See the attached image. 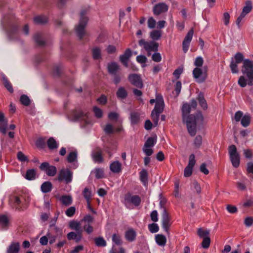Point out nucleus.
<instances>
[{
    "label": "nucleus",
    "instance_id": "obj_1",
    "mask_svg": "<svg viewBox=\"0 0 253 253\" xmlns=\"http://www.w3.org/2000/svg\"><path fill=\"white\" fill-rule=\"evenodd\" d=\"M243 63L242 72L244 76H241L238 80V84L240 86L245 87L247 84L253 85V61L244 59V55L241 52H237L234 55V60L232 59L230 68L233 74L238 73V64Z\"/></svg>",
    "mask_w": 253,
    "mask_h": 253
},
{
    "label": "nucleus",
    "instance_id": "obj_2",
    "mask_svg": "<svg viewBox=\"0 0 253 253\" xmlns=\"http://www.w3.org/2000/svg\"><path fill=\"white\" fill-rule=\"evenodd\" d=\"M191 106L188 103H185L182 107V120L185 123L187 130L190 135L194 136L197 132V126L202 124L204 117L201 112L195 114H189L191 111Z\"/></svg>",
    "mask_w": 253,
    "mask_h": 253
},
{
    "label": "nucleus",
    "instance_id": "obj_3",
    "mask_svg": "<svg viewBox=\"0 0 253 253\" xmlns=\"http://www.w3.org/2000/svg\"><path fill=\"white\" fill-rule=\"evenodd\" d=\"M30 201L29 194L21 193L12 196L9 199V204L13 209L21 211L27 208Z\"/></svg>",
    "mask_w": 253,
    "mask_h": 253
},
{
    "label": "nucleus",
    "instance_id": "obj_4",
    "mask_svg": "<svg viewBox=\"0 0 253 253\" xmlns=\"http://www.w3.org/2000/svg\"><path fill=\"white\" fill-rule=\"evenodd\" d=\"M86 14V9L81 10L79 23L75 28V33L78 39L84 42L88 41V33L85 30L88 20V18L85 16Z\"/></svg>",
    "mask_w": 253,
    "mask_h": 253
},
{
    "label": "nucleus",
    "instance_id": "obj_5",
    "mask_svg": "<svg viewBox=\"0 0 253 253\" xmlns=\"http://www.w3.org/2000/svg\"><path fill=\"white\" fill-rule=\"evenodd\" d=\"M2 23L8 37L11 40L17 39L18 37L19 31L18 26L11 21H8L6 16L3 17Z\"/></svg>",
    "mask_w": 253,
    "mask_h": 253
},
{
    "label": "nucleus",
    "instance_id": "obj_6",
    "mask_svg": "<svg viewBox=\"0 0 253 253\" xmlns=\"http://www.w3.org/2000/svg\"><path fill=\"white\" fill-rule=\"evenodd\" d=\"M73 172L69 168L62 169L58 174L57 179L60 182L64 181L66 184L71 183L73 180Z\"/></svg>",
    "mask_w": 253,
    "mask_h": 253
},
{
    "label": "nucleus",
    "instance_id": "obj_7",
    "mask_svg": "<svg viewBox=\"0 0 253 253\" xmlns=\"http://www.w3.org/2000/svg\"><path fill=\"white\" fill-rule=\"evenodd\" d=\"M138 43L140 46H143L148 56L151 55V51L157 52L158 50L159 43L154 41L147 42L141 39L139 41Z\"/></svg>",
    "mask_w": 253,
    "mask_h": 253
},
{
    "label": "nucleus",
    "instance_id": "obj_8",
    "mask_svg": "<svg viewBox=\"0 0 253 253\" xmlns=\"http://www.w3.org/2000/svg\"><path fill=\"white\" fill-rule=\"evenodd\" d=\"M172 224L171 218L166 209H164L162 214V226L164 230L169 234V227Z\"/></svg>",
    "mask_w": 253,
    "mask_h": 253
},
{
    "label": "nucleus",
    "instance_id": "obj_9",
    "mask_svg": "<svg viewBox=\"0 0 253 253\" xmlns=\"http://www.w3.org/2000/svg\"><path fill=\"white\" fill-rule=\"evenodd\" d=\"M40 169L45 171L46 174L49 176H54L57 172V169L54 166H50L48 162H43L41 164Z\"/></svg>",
    "mask_w": 253,
    "mask_h": 253
},
{
    "label": "nucleus",
    "instance_id": "obj_10",
    "mask_svg": "<svg viewBox=\"0 0 253 253\" xmlns=\"http://www.w3.org/2000/svg\"><path fill=\"white\" fill-rule=\"evenodd\" d=\"M192 74L193 78L196 79V81L198 83H204L207 78V74L204 73L201 68L198 67L193 69Z\"/></svg>",
    "mask_w": 253,
    "mask_h": 253
},
{
    "label": "nucleus",
    "instance_id": "obj_11",
    "mask_svg": "<svg viewBox=\"0 0 253 253\" xmlns=\"http://www.w3.org/2000/svg\"><path fill=\"white\" fill-rule=\"evenodd\" d=\"M196 164L195 157L194 154H192L189 156L188 165L186 167L184 170V176L188 177L192 173L193 169Z\"/></svg>",
    "mask_w": 253,
    "mask_h": 253
},
{
    "label": "nucleus",
    "instance_id": "obj_12",
    "mask_svg": "<svg viewBox=\"0 0 253 253\" xmlns=\"http://www.w3.org/2000/svg\"><path fill=\"white\" fill-rule=\"evenodd\" d=\"M126 205V204H132L135 207H138L141 203V198L138 195H133L130 193H127L125 197Z\"/></svg>",
    "mask_w": 253,
    "mask_h": 253
},
{
    "label": "nucleus",
    "instance_id": "obj_13",
    "mask_svg": "<svg viewBox=\"0 0 253 253\" xmlns=\"http://www.w3.org/2000/svg\"><path fill=\"white\" fill-rule=\"evenodd\" d=\"M129 82L134 86L138 88H142L143 86L142 79L140 76L136 74H131L128 76Z\"/></svg>",
    "mask_w": 253,
    "mask_h": 253
},
{
    "label": "nucleus",
    "instance_id": "obj_14",
    "mask_svg": "<svg viewBox=\"0 0 253 253\" xmlns=\"http://www.w3.org/2000/svg\"><path fill=\"white\" fill-rule=\"evenodd\" d=\"M169 6L165 3L161 2L156 4L154 7L153 11L155 15H159L163 13L167 12Z\"/></svg>",
    "mask_w": 253,
    "mask_h": 253
},
{
    "label": "nucleus",
    "instance_id": "obj_15",
    "mask_svg": "<svg viewBox=\"0 0 253 253\" xmlns=\"http://www.w3.org/2000/svg\"><path fill=\"white\" fill-rule=\"evenodd\" d=\"M69 117L72 121H77L79 120L84 119L87 117L86 114L84 113L82 111L72 110L69 115Z\"/></svg>",
    "mask_w": 253,
    "mask_h": 253
},
{
    "label": "nucleus",
    "instance_id": "obj_16",
    "mask_svg": "<svg viewBox=\"0 0 253 253\" xmlns=\"http://www.w3.org/2000/svg\"><path fill=\"white\" fill-rule=\"evenodd\" d=\"M132 56V51L130 48H127L123 55L120 56V61L125 67H128V61Z\"/></svg>",
    "mask_w": 253,
    "mask_h": 253
},
{
    "label": "nucleus",
    "instance_id": "obj_17",
    "mask_svg": "<svg viewBox=\"0 0 253 253\" xmlns=\"http://www.w3.org/2000/svg\"><path fill=\"white\" fill-rule=\"evenodd\" d=\"M44 35L41 32H38L34 36V39L37 46L40 47L44 46L46 42L44 41Z\"/></svg>",
    "mask_w": 253,
    "mask_h": 253
},
{
    "label": "nucleus",
    "instance_id": "obj_18",
    "mask_svg": "<svg viewBox=\"0 0 253 253\" xmlns=\"http://www.w3.org/2000/svg\"><path fill=\"white\" fill-rule=\"evenodd\" d=\"M67 238L68 240H75V242L79 243L83 238L82 232H70L67 235Z\"/></svg>",
    "mask_w": 253,
    "mask_h": 253
},
{
    "label": "nucleus",
    "instance_id": "obj_19",
    "mask_svg": "<svg viewBox=\"0 0 253 253\" xmlns=\"http://www.w3.org/2000/svg\"><path fill=\"white\" fill-rule=\"evenodd\" d=\"M77 152L72 151L68 155L67 160L69 163H73L76 162L73 164V169H76L78 167L77 164Z\"/></svg>",
    "mask_w": 253,
    "mask_h": 253
},
{
    "label": "nucleus",
    "instance_id": "obj_20",
    "mask_svg": "<svg viewBox=\"0 0 253 253\" xmlns=\"http://www.w3.org/2000/svg\"><path fill=\"white\" fill-rule=\"evenodd\" d=\"M20 251V243L13 242L7 247L6 253H18Z\"/></svg>",
    "mask_w": 253,
    "mask_h": 253
},
{
    "label": "nucleus",
    "instance_id": "obj_21",
    "mask_svg": "<svg viewBox=\"0 0 253 253\" xmlns=\"http://www.w3.org/2000/svg\"><path fill=\"white\" fill-rule=\"evenodd\" d=\"M125 237L126 239L130 242L134 241L136 237V233L133 229H130L125 232Z\"/></svg>",
    "mask_w": 253,
    "mask_h": 253
},
{
    "label": "nucleus",
    "instance_id": "obj_22",
    "mask_svg": "<svg viewBox=\"0 0 253 253\" xmlns=\"http://www.w3.org/2000/svg\"><path fill=\"white\" fill-rule=\"evenodd\" d=\"M110 170L115 173H118L122 171V164L119 161H115L110 165Z\"/></svg>",
    "mask_w": 253,
    "mask_h": 253
},
{
    "label": "nucleus",
    "instance_id": "obj_23",
    "mask_svg": "<svg viewBox=\"0 0 253 253\" xmlns=\"http://www.w3.org/2000/svg\"><path fill=\"white\" fill-rule=\"evenodd\" d=\"M197 99L201 108L203 110H206L208 108V104L202 92L199 93Z\"/></svg>",
    "mask_w": 253,
    "mask_h": 253
},
{
    "label": "nucleus",
    "instance_id": "obj_24",
    "mask_svg": "<svg viewBox=\"0 0 253 253\" xmlns=\"http://www.w3.org/2000/svg\"><path fill=\"white\" fill-rule=\"evenodd\" d=\"M81 220L80 221H77L75 220L71 221L69 222V227L72 230H75L76 232H83V230L81 229V225L82 224Z\"/></svg>",
    "mask_w": 253,
    "mask_h": 253
},
{
    "label": "nucleus",
    "instance_id": "obj_25",
    "mask_svg": "<svg viewBox=\"0 0 253 253\" xmlns=\"http://www.w3.org/2000/svg\"><path fill=\"white\" fill-rule=\"evenodd\" d=\"M107 69L108 73L112 75L117 74L119 69V66L116 62H112L108 65Z\"/></svg>",
    "mask_w": 253,
    "mask_h": 253
},
{
    "label": "nucleus",
    "instance_id": "obj_26",
    "mask_svg": "<svg viewBox=\"0 0 253 253\" xmlns=\"http://www.w3.org/2000/svg\"><path fill=\"white\" fill-rule=\"evenodd\" d=\"M92 58L94 60H97L102 58L101 50L99 47H94L91 49Z\"/></svg>",
    "mask_w": 253,
    "mask_h": 253
},
{
    "label": "nucleus",
    "instance_id": "obj_27",
    "mask_svg": "<svg viewBox=\"0 0 253 253\" xmlns=\"http://www.w3.org/2000/svg\"><path fill=\"white\" fill-rule=\"evenodd\" d=\"M117 97L121 99H124L126 98L128 95V93L127 90L124 87L121 86L119 87L117 92H116Z\"/></svg>",
    "mask_w": 253,
    "mask_h": 253
},
{
    "label": "nucleus",
    "instance_id": "obj_28",
    "mask_svg": "<svg viewBox=\"0 0 253 253\" xmlns=\"http://www.w3.org/2000/svg\"><path fill=\"white\" fill-rule=\"evenodd\" d=\"M93 160L98 163H101L103 162V157L102 151L100 149H98L93 152L92 154Z\"/></svg>",
    "mask_w": 253,
    "mask_h": 253
},
{
    "label": "nucleus",
    "instance_id": "obj_29",
    "mask_svg": "<svg viewBox=\"0 0 253 253\" xmlns=\"http://www.w3.org/2000/svg\"><path fill=\"white\" fill-rule=\"evenodd\" d=\"M52 188V185L50 181L44 182L41 186V189L42 193H47L50 192Z\"/></svg>",
    "mask_w": 253,
    "mask_h": 253
},
{
    "label": "nucleus",
    "instance_id": "obj_30",
    "mask_svg": "<svg viewBox=\"0 0 253 253\" xmlns=\"http://www.w3.org/2000/svg\"><path fill=\"white\" fill-rule=\"evenodd\" d=\"M155 241L159 246H164L166 244L167 238L163 234H157L155 236Z\"/></svg>",
    "mask_w": 253,
    "mask_h": 253
},
{
    "label": "nucleus",
    "instance_id": "obj_31",
    "mask_svg": "<svg viewBox=\"0 0 253 253\" xmlns=\"http://www.w3.org/2000/svg\"><path fill=\"white\" fill-rule=\"evenodd\" d=\"M47 145L49 149L54 150L58 147V143L53 137H50L47 141Z\"/></svg>",
    "mask_w": 253,
    "mask_h": 253
},
{
    "label": "nucleus",
    "instance_id": "obj_32",
    "mask_svg": "<svg viewBox=\"0 0 253 253\" xmlns=\"http://www.w3.org/2000/svg\"><path fill=\"white\" fill-rule=\"evenodd\" d=\"M2 80L3 82V84L4 87L7 89V90L10 93L13 92V88L11 84L8 80L6 77L4 75L2 77Z\"/></svg>",
    "mask_w": 253,
    "mask_h": 253
},
{
    "label": "nucleus",
    "instance_id": "obj_33",
    "mask_svg": "<svg viewBox=\"0 0 253 253\" xmlns=\"http://www.w3.org/2000/svg\"><path fill=\"white\" fill-rule=\"evenodd\" d=\"M157 143V136L149 137L144 144V147L151 148L153 147Z\"/></svg>",
    "mask_w": 253,
    "mask_h": 253
},
{
    "label": "nucleus",
    "instance_id": "obj_34",
    "mask_svg": "<svg viewBox=\"0 0 253 253\" xmlns=\"http://www.w3.org/2000/svg\"><path fill=\"white\" fill-rule=\"evenodd\" d=\"M9 225V220L6 215H0V225L3 229H7Z\"/></svg>",
    "mask_w": 253,
    "mask_h": 253
},
{
    "label": "nucleus",
    "instance_id": "obj_35",
    "mask_svg": "<svg viewBox=\"0 0 253 253\" xmlns=\"http://www.w3.org/2000/svg\"><path fill=\"white\" fill-rule=\"evenodd\" d=\"M34 22L36 24H44L47 22V18L45 16L38 15L34 17Z\"/></svg>",
    "mask_w": 253,
    "mask_h": 253
},
{
    "label": "nucleus",
    "instance_id": "obj_36",
    "mask_svg": "<svg viewBox=\"0 0 253 253\" xmlns=\"http://www.w3.org/2000/svg\"><path fill=\"white\" fill-rule=\"evenodd\" d=\"M36 171L35 169H29L27 170L25 178L28 180H32L35 179Z\"/></svg>",
    "mask_w": 253,
    "mask_h": 253
},
{
    "label": "nucleus",
    "instance_id": "obj_37",
    "mask_svg": "<svg viewBox=\"0 0 253 253\" xmlns=\"http://www.w3.org/2000/svg\"><path fill=\"white\" fill-rule=\"evenodd\" d=\"M230 159L234 167L238 168L239 166L240 160L239 154L233 156H230Z\"/></svg>",
    "mask_w": 253,
    "mask_h": 253
},
{
    "label": "nucleus",
    "instance_id": "obj_38",
    "mask_svg": "<svg viewBox=\"0 0 253 253\" xmlns=\"http://www.w3.org/2000/svg\"><path fill=\"white\" fill-rule=\"evenodd\" d=\"M130 120L132 125L137 124L140 121L139 114L137 112H131L130 114Z\"/></svg>",
    "mask_w": 253,
    "mask_h": 253
},
{
    "label": "nucleus",
    "instance_id": "obj_39",
    "mask_svg": "<svg viewBox=\"0 0 253 253\" xmlns=\"http://www.w3.org/2000/svg\"><path fill=\"white\" fill-rule=\"evenodd\" d=\"M140 179L142 183L146 185L148 182V172L146 169H143L140 172Z\"/></svg>",
    "mask_w": 253,
    "mask_h": 253
},
{
    "label": "nucleus",
    "instance_id": "obj_40",
    "mask_svg": "<svg viewBox=\"0 0 253 253\" xmlns=\"http://www.w3.org/2000/svg\"><path fill=\"white\" fill-rule=\"evenodd\" d=\"M60 201L63 205L68 206L72 204V198L70 196H62L60 198Z\"/></svg>",
    "mask_w": 253,
    "mask_h": 253
},
{
    "label": "nucleus",
    "instance_id": "obj_41",
    "mask_svg": "<svg viewBox=\"0 0 253 253\" xmlns=\"http://www.w3.org/2000/svg\"><path fill=\"white\" fill-rule=\"evenodd\" d=\"M251 116L249 115H245L241 120V124L244 127L248 126L251 123Z\"/></svg>",
    "mask_w": 253,
    "mask_h": 253
},
{
    "label": "nucleus",
    "instance_id": "obj_42",
    "mask_svg": "<svg viewBox=\"0 0 253 253\" xmlns=\"http://www.w3.org/2000/svg\"><path fill=\"white\" fill-rule=\"evenodd\" d=\"M164 106L165 104L155 103V107L152 111V113L160 115L164 110Z\"/></svg>",
    "mask_w": 253,
    "mask_h": 253
},
{
    "label": "nucleus",
    "instance_id": "obj_43",
    "mask_svg": "<svg viewBox=\"0 0 253 253\" xmlns=\"http://www.w3.org/2000/svg\"><path fill=\"white\" fill-rule=\"evenodd\" d=\"M20 101L22 105L25 106H29L31 103L30 98L25 94H22L21 95L20 97Z\"/></svg>",
    "mask_w": 253,
    "mask_h": 253
},
{
    "label": "nucleus",
    "instance_id": "obj_44",
    "mask_svg": "<svg viewBox=\"0 0 253 253\" xmlns=\"http://www.w3.org/2000/svg\"><path fill=\"white\" fill-rule=\"evenodd\" d=\"M94 242L96 246L97 247H105L107 245L106 241L101 237L95 238Z\"/></svg>",
    "mask_w": 253,
    "mask_h": 253
},
{
    "label": "nucleus",
    "instance_id": "obj_45",
    "mask_svg": "<svg viewBox=\"0 0 253 253\" xmlns=\"http://www.w3.org/2000/svg\"><path fill=\"white\" fill-rule=\"evenodd\" d=\"M252 9V3L251 1H247L246 2V5L243 7L242 10V13L246 15L251 12Z\"/></svg>",
    "mask_w": 253,
    "mask_h": 253
},
{
    "label": "nucleus",
    "instance_id": "obj_46",
    "mask_svg": "<svg viewBox=\"0 0 253 253\" xmlns=\"http://www.w3.org/2000/svg\"><path fill=\"white\" fill-rule=\"evenodd\" d=\"M161 36L162 33L160 31L154 30L150 33V38L153 40H158Z\"/></svg>",
    "mask_w": 253,
    "mask_h": 253
},
{
    "label": "nucleus",
    "instance_id": "obj_47",
    "mask_svg": "<svg viewBox=\"0 0 253 253\" xmlns=\"http://www.w3.org/2000/svg\"><path fill=\"white\" fill-rule=\"evenodd\" d=\"M202 143V137L201 135H198L196 136L194 140L193 144L196 148L200 147Z\"/></svg>",
    "mask_w": 253,
    "mask_h": 253
},
{
    "label": "nucleus",
    "instance_id": "obj_48",
    "mask_svg": "<svg viewBox=\"0 0 253 253\" xmlns=\"http://www.w3.org/2000/svg\"><path fill=\"white\" fill-rule=\"evenodd\" d=\"M36 146L40 149H43L45 147V141L43 138H38L36 142Z\"/></svg>",
    "mask_w": 253,
    "mask_h": 253
},
{
    "label": "nucleus",
    "instance_id": "obj_49",
    "mask_svg": "<svg viewBox=\"0 0 253 253\" xmlns=\"http://www.w3.org/2000/svg\"><path fill=\"white\" fill-rule=\"evenodd\" d=\"M148 229L151 233H155L159 231V227L157 223H153L148 225Z\"/></svg>",
    "mask_w": 253,
    "mask_h": 253
},
{
    "label": "nucleus",
    "instance_id": "obj_50",
    "mask_svg": "<svg viewBox=\"0 0 253 253\" xmlns=\"http://www.w3.org/2000/svg\"><path fill=\"white\" fill-rule=\"evenodd\" d=\"M103 130L107 134H111L114 132L113 126L110 124H107L104 127Z\"/></svg>",
    "mask_w": 253,
    "mask_h": 253
},
{
    "label": "nucleus",
    "instance_id": "obj_51",
    "mask_svg": "<svg viewBox=\"0 0 253 253\" xmlns=\"http://www.w3.org/2000/svg\"><path fill=\"white\" fill-rule=\"evenodd\" d=\"M93 112L94 116L97 118H101L102 117L103 112L102 110L97 106L93 107Z\"/></svg>",
    "mask_w": 253,
    "mask_h": 253
},
{
    "label": "nucleus",
    "instance_id": "obj_52",
    "mask_svg": "<svg viewBox=\"0 0 253 253\" xmlns=\"http://www.w3.org/2000/svg\"><path fill=\"white\" fill-rule=\"evenodd\" d=\"M113 242L117 245H121L122 243L121 236L119 234H114L112 236Z\"/></svg>",
    "mask_w": 253,
    "mask_h": 253
},
{
    "label": "nucleus",
    "instance_id": "obj_53",
    "mask_svg": "<svg viewBox=\"0 0 253 253\" xmlns=\"http://www.w3.org/2000/svg\"><path fill=\"white\" fill-rule=\"evenodd\" d=\"M211 243V239L209 237H205L204 238L201 243L202 247L204 249L209 248Z\"/></svg>",
    "mask_w": 253,
    "mask_h": 253
},
{
    "label": "nucleus",
    "instance_id": "obj_54",
    "mask_svg": "<svg viewBox=\"0 0 253 253\" xmlns=\"http://www.w3.org/2000/svg\"><path fill=\"white\" fill-rule=\"evenodd\" d=\"M95 177L97 179L102 178L104 176V171L100 168L95 169L94 170Z\"/></svg>",
    "mask_w": 253,
    "mask_h": 253
},
{
    "label": "nucleus",
    "instance_id": "obj_55",
    "mask_svg": "<svg viewBox=\"0 0 253 253\" xmlns=\"http://www.w3.org/2000/svg\"><path fill=\"white\" fill-rule=\"evenodd\" d=\"M226 209L230 213L233 214L238 212L237 208L232 205H227Z\"/></svg>",
    "mask_w": 253,
    "mask_h": 253
},
{
    "label": "nucleus",
    "instance_id": "obj_56",
    "mask_svg": "<svg viewBox=\"0 0 253 253\" xmlns=\"http://www.w3.org/2000/svg\"><path fill=\"white\" fill-rule=\"evenodd\" d=\"M242 206L245 208H250L253 206V197H251L247 199L243 204Z\"/></svg>",
    "mask_w": 253,
    "mask_h": 253
},
{
    "label": "nucleus",
    "instance_id": "obj_57",
    "mask_svg": "<svg viewBox=\"0 0 253 253\" xmlns=\"http://www.w3.org/2000/svg\"><path fill=\"white\" fill-rule=\"evenodd\" d=\"M193 35V30H191L188 32V33L186 35L185 37L184 38V39L183 42H185L190 43V42L192 39Z\"/></svg>",
    "mask_w": 253,
    "mask_h": 253
},
{
    "label": "nucleus",
    "instance_id": "obj_58",
    "mask_svg": "<svg viewBox=\"0 0 253 253\" xmlns=\"http://www.w3.org/2000/svg\"><path fill=\"white\" fill-rule=\"evenodd\" d=\"M17 159L18 160L20 161V162H28V159L27 157V156H26L21 151H19L17 153Z\"/></svg>",
    "mask_w": 253,
    "mask_h": 253
},
{
    "label": "nucleus",
    "instance_id": "obj_59",
    "mask_svg": "<svg viewBox=\"0 0 253 253\" xmlns=\"http://www.w3.org/2000/svg\"><path fill=\"white\" fill-rule=\"evenodd\" d=\"M45 56L43 53H40L35 56V62L39 64L45 60Z\"/></svg>",
    "mask_w": 253,
    "mask_h": 253
},
{
    "label": "nucleus",
    "instance_id": "obj_60",
    "mask_svg": "<svg viewBox=\"0 0 253 253\" xmlns=\"http://www.w3.org/2000/svg\"><path fill=\"white\" fill-rule=\"evenodd\" d=\"M228 152L229 156L239 154L237 152V148L234 145H231L228 147Z\"/></svg>",
    "mask_w": 253,
    "mask_h": 253
},
{
    "label": "nucleus",
    "instance_id": "obj_61",
    "mask_svg": "<svg viewBox=\"0 0 253 253\" xmlns=\"http://www.w3.org/2000/svg\"><path fill=\"white\" fill-rule=\"evenodd\" d=\"M203 63L204 60L202 57L198 56L196 58L194 61V65L196 66V67L199 68L200 67H202Z\"/></svg>",
    "mask_w": 253,
    "mask_h": 253
},
{
    "label": "nucleus",
    "instance_id": "obj_62",
    "mask_svg": "<svg viewBox=\"0 0 253 253\" xmlns=\"http://www.w3.org/2000/svg\"><path fill=\"white\" fill-rule=\"evenodd\" d=\"M152 59L156 62H160L162 60V56L160 53L155 52L152 55Z\"/></svg>",
    "mask_w": 253,
    "mask_h": 253
},
{
    "label": "nucleus",
    "instance_id": "obj_63",
    "mask_svg": "<svg viewBox=\"0 0 253 253\" xmlns=\"http://www.w3.org/2000/svg\"><path fill=\"white\" fill-rule=\"evenodd\" d=\"M54 76L59 77L61 74V68L60 66H55L53 67L52 70Z\"/></svg>",
    "mask_w": 253,
    "mask_h": 253
},
{
    "label": "nucleus",
    "instance_id": "obj_64",
    "mask_svg": "<svg viewBox=\"0 0 253 253\" xmlns=\"http://www.w3.org/2000/svg\"><path fill=\"white\" fill-rule=\"evenodd\" d=\"M244 224L247 227H250L253 224V217L248 216L245 219Z\"/></svg>",
    "mask_w": 253,
    "mask_h": 253
}]
</instances>
